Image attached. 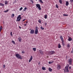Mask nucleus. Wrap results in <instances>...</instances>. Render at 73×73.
Returning a JSON list of instances; mask_svg holds the SVG:
<instances>
[{
  "instance_id": "obj_1",
  "label": "nucleus",
  "mask_w": 73,
  "mask_h": 73,
  "mask_svg": "<svg viewBox=\"0 0 73 73\" xmlns=\"http://www.w3.org/2000/svg\"><path fill=\"white\" fill-rule=\"evenodd\" d=\"M69 67V65H68L65 67V69H64V72H69V69H68V67Z\"/></svg>"
},
{
  "instance_id": "obj_2",
  "label": "nucleus",
  "mask_w": 73,
  "mask_h": 73,
  "mask_svg": "<svg viewBox=\"0 0 73 73\" xmlns=\"http://www.w3.org/2000/svg\"><path fill=\"white\" fill-rule=\"evenodd\" d=\"M15 56L16 57H17L18 59H22V57H21V56L18 53L16 54L15 55Z\"/></svg>"
},
{
  "instance_id": "obj_3",
  "label": "nucleus",
  "mask_w": 73,
  "mask_h": 73,
  "mask_svg": "<svg viewBox=\"0 0 73 73\" xmlns=\"http://www.w3.org/2000/svg\"><path fill=\"white\" fill-rule=\"evenodd\" d=\"M38 28L37 27H36L35 30V35H37V33H38Z\"/></svg>"
},
{
  "instance_id": "obj_4",
  "label": "nucleus",
  "mask_w": 73,
  "mask_h": 73,
  "mask_svg": "<svg viewBox=\"0 0 73 73\" xmlns=\"http://www.w3.org/2000/svg\"><path fill=\"white\" fill-rule=\"evenodd\" d=\"M21 15H19L17 17V19L16 21H20L21 20Z\"/></svg>"
},
{
  "instance_id": "obj_5",
  "label": "nucleus",
  "mask_w": 73,
  "mask_h": 73,
  "mask_svg": "<svg viewBox=\"0 0 73 73\" xmlns=\"http://www.w3.org/2000/svg\"><path fill=\"white\" fill-rule=\"evenodd\" d=\"M68 64H69V65H72V62H73V59L72 58H70L68 60Z\"/></svg>"
},
{
  "instance_id": "obj_6",
  "label": "nucleus",
  "mask_w": 73,
  "mask_h": 73,
  "mask_svg": "<svg viewBox=\"0 0 73 73\" xmlns=\"http://www.w3.org/2000/svg\"><path fill=\"white\" fill-rule=\"evenodd\" d=\"M36 6L37 8H38L39 10H41V8L40 7V5L39 4H36Z\"/></svg>"
},
{
  "instance_id": "obj_7",
  "label": "nucleus",
  "mask_w": 73,
  "mask_h": 73,
  "mask_svg": "<svg viewBox=\"0 0 73 73\" xmlns=\"http://www.w3.org/2000/svg\"><path fill=\"white\" fill-rule=\"evenodd\" d=\"M55 53V52H54V51H50L49 52V54L50 55L53 54Z\"/></svg>"
},
{
  "instance_id": "obj_8",
  "label": "nucleus",
  "mask_w": 73,
  "mask_h": 73,
  "mask_svg": "<svg viewBox=\"0 0 73 73\" xmlns=\"http://www.w3.org/2000/svg\"><path fill=\"white\" fill-rule=\"evenodd\" d=\"M35 33V31L33 29H31L30 32V34H34Z\"/></svg>"
},
{
  "instance_id": "obj_9",
  "label": "nucleus",
  "mask_w": 73,
  "mask_h": 73,
  "mask_svg": "<svg viewBox=\"0 0 73 73\" xmlns=\"http://www.w3.org/2000/svg\"><path fill=\"white\" fill-rule=\"evenodd\" d=\"M57 69L58 70H60L61 69V66L59 64H58L57 65Z\"/></svg>"
},
{
  "instance_id": "obj_10",
  "label": "nucleus",
  "mask_w": 73,
  "mask_h": 73,
  "mask_svg": "<svg viewBox=\"0 0 73 73\" xmlns=\"http://www.w3.org/2000/svg\"><path fill=\"white\" fill-rule=\"evenodd\" d=\"M39 51L41 54H44V53H43V51H42V50H39Z\"/></svg>"
},
{
  "instance_id": "obj_11",
  "label": "nucleus",
  "mask_w": 73,
  "mask_h": 73,
  "mask_svg": "<svg viewBox=\"0 0 73 73\" xmlns=\"http://www.w3.org/2000/svg\"><path fill=\"white\" fill-rule=\"evenodd\" d=\"M32 59H33V57L32 56H31L30 59L29 60V62H31V61L32 60Z\"/></svg>"
},
{
  "instance_id": "obj_12",
  "label": "nucleus",
  "mask_w": 73,
  "mask_h": 73,
  "mask_svg": "<svg viewBox=\"0 0 73 73\" xmlns=\"http://www.w3.org/2000/svg\"><path fill=\"white\" fill-rule=\"evenodd\" d=\"M18 39L19 41V42H21V41H22V38H21V37H19Z\"/></svg>"
},
{
  "instance_id": "obj_13",
  "label": "nucleus",
  "mask_w": 73,
  "mask_h": 73,
  "mask_svg": "<svg viewBox=\"0 0 73 73\" xmlns=\"http://www.w3.org/2000/svg\"><path fill=\"white\" fill-rule=\"evenodd\" d=\"M68 5H69V2H68V1H67L66 2V6H68Z\"/></svg>"
},
{
  "instance_id": "obj_14",
  "label": "nucleus",
  "mask_w": 73,
  "mask_h": 73,
  "mask_svg": "<svg viewBox=\"0 0 73 73\" xmlns=\"http://www.w3.org/2000/svg\"><path fill=\"white\" fill-rule=\"evenodd\" d=\"M68 40L69 41H72V39L71 37H70L68 38Z\"/></svg>"
},
{
  "instance_id": "obj_15",
  "label": "nucleus",
  "mask_w": 73,
  "mask_h": 73,
  "mask_svg": "<svg viewBox=\"0 0 73 73\" xmlns=\"http://www.w3.org/2000/svg\"><path fill=\"white\" fill-rule=\"evenodd\" d=\"M60 38L61 39L62 41L64 40V39H63V38L62 37V36L61 35V36H60Z\"/></svg>"
},
{
  "instance_id": "obj_16",
  "label": "nucleus",
  "mask_w": 73,
  "mask_h": 73,
  "mask_svg": "<svg viewBox=\"0 0 73 73\" xmlns=\"http://www.w3.org/2000/svg\"><path fill=\"white\" fill-rule=\"evenodd\" d=\"M62 45L64 46L65 45V44H64V41L63 40H62Z\"/></svg>"
},
{
  "instance_id": "obj_17",
  "label": "nucleus",
  "mask_w": 73,
  "mask_h": 73,
  "mask_svg": "<svg viewBox=\"0 0 73 73\" xmlns=\"http://www.w3.org/2000/svg\"><path fill=\"white\" fill-rule=\"evenodd\" d=\"M48 70L49 71V72H52V69L49 68H48Z\"/></svg>"
},
{
  "instance_id": "obj_18",
  "label": "nucleus",
  "mask_w": 73,
  "mask_h": 73,
  "mask_svg": "<svg viewBox=\"0 0 73 73\" xmlns=\"http://www.w3.org/2000/svg\"><path fill=\"white\" fill-rule=\"evenodd\" d=\"M58 48H61V45H60V43H59L58 44Z\"/></svg>"
},
{
  "instance_id": "obj_19",
  "label": "nucleus",
  "mask_w": 73,
  "mask_h": 73,
  "mask_svg": "<svg viewBox=\"0 0 73 73\" xmlns=\"http://www.w3.org/2000/svg\"><path fill=\"white\" fill-rule=\"evenodd\" d=\"M39 1L42 4H43L44 3V2H43V1H42V0H39Z\"/></svg>"
},
{
  "instance_id": "obj_20",
  "label": "nucleus",
  "mask_w": 73,
  "mask_h": 73,
  "mask_svg": "<svg viewBox=\"0 0 73 73\" xmlns=\"http://www.w3.org/2000/svg\"><path fill=\"white\" fill-rule=\"evenodd\" d=\"M0 5H1V6H2V7H4V4L0 3Z\"/></svg>"
},
{
  "instance_id": "obj_21",
  "label": "nucleus",
  "mask_w": 73,
  "mask_h": 73,
  "mask_svg": "<svg viewBox=\"0 0 73 73\" xmlns=\"http://www.w3.org/2000/svg\"><path fill=\"white\" fill-rule=\"evenodd\" d=\"M2 28H3V26H1L0 27V32L1 31V30H2Z\"/></svg>"
},
{
  "instance_id": "obj_22",
  "label": "nucleus",
  "mask_w": 73,
  "mask_h": 73,
  "mask_svg": "<svg viewBox=\"0 0 73 73\" xmlns=\"http://www.w3.org/2000/svg\"><path fill=\"white\" fill-rule=\"evenodd\" d=\"M33 49L34 52H36V48H33Z\"/></svg>"
},
{
  "instance_id": "obj_23",
  "label": "nucleus",
  "mask_w": 73,
  "mask_h": 73,
  "mask_svg": "<svg viewBox=\"0 0 73 73\" xmlns=\"http://www.w3.org/2000/svg\"><path fill=\"white\" fill-rule=\"evenodd\" d=\"M5 5H7L8 4V1H5Z\"/></svg>"
},
{
  "instance_id": "obj_24",
  "label": "nucleus",
  "mask_w": 73,
  "mask_h": 73,
  "mask_svg": "<svg viewBox=\"0 0 73 73\" xmlns=\"http://www.w3.org/2000/svg\"><path fill=\"white\" fill-rule=\"evenodd\" d=\"M44 19H47V15H44Z\"/></svg>"
},
{
  "instance_id": "obj_25",
  "label": "nucleus",
  "mask_w": 73,
  "mask_h": 73,
  "mask_svg": "<svg viewBox=\"0 0 73 73\" xmlns=\"http://www.w3.org/2000/svg\"><path fill=\"white\" fill-rule=\"evenodd\" d=\"M27 9V7H25L23 9V11H25V10Z\"/></svg>"
},
{
  "instance_id": "obj_26",
  "label": "nucleus",
  "mask_w": 73,
  "mask_h": 73,
  "mask_svg": "<svg viewBox=\"0 0 73 73\" xmlns=\"http://www.w3.org/2000/svg\"><path fill=\"white\" fill-rule=\"evenodd\" d=\"M42 70H46V68L45 67H43L42 68Z\"/></svg>"
},
{
  "instance_id": "obj_27",
  "label": "nucleus",
  "mask_w": 73,
  "mask_h": 73,
  "mask_svg": "<svg viewBox=\"0 0 73 73\" xmlns=\"http://www.w3.org/2000/svg\"><path fill=\"white\" fill-rule=\"evenodd\" d=\"M59 1L60 4H62V1L61 0H59Z\"/></svg>"
},
{
  "instance_id": "obj_28",
  "label": "nucleus",
  "mask_w": 73,
  "mask_h": 73,
  "mask_svg": "<svg viewBox=\"0 0 73 73\" xmlns=\"http://www.w3.org/2000/svg\"><path fill=\"white\" fill-rule=\"evenodd\" d=\"M40 29H42V30H43L44 29V28H42V26H41L40 27Z\"/></svg>"
},
{
  "instance_id": "obj_29",
  "label": "nucleus",
  "mask_w": 73,
  "mask_h": 73,
  "mask_svg": "<svg viewBox=\"0 0 73 73\" xmlns=\"http://www.w3.org/2000/svg\"><path fill=\"white\" fill-rule=\"evenodd\" d=\"M38 22L39 23H41V20H40V19H39L38 20Z\"/></svg>"
},
{
  "instance_id": "obj_30",
  "label": "nucleus",
  "mask_w": 73,
  "mask_h": 73,
  "mask_svg": "<svg viewBox=\"0 0 73 73\" xmlns=\"http://www.w3.org/2000/svg\"><path fill=\"white\" fill-rule=\"evenodd\" d=\"M56 7L57 8H58V5H57V4H56Z\"/></svg>"
},
{
  "instance_id": "obj_31",
  "label": "nucleus",
  "mask_w": 73,
  "mask_h": 73,
  "mask_svg": "<svg viewBox=\"0 0 73 73\" xmlns=\"http://www.w3.org/2000/svg\"><path fill=\"white\" fill-rule=\"evenodd\" d=\"M3 68H4V69H5V64H4L3 65Z\"/></svg>"
},
{
  "instance_id": "obj_32",
  "label": "nucleus",
  "mask_w": 73,
  "mask_h": 73,
  "mask_svg": "<svg viewBox=\"0 0 73 73\" xmlns=\"http://www.w3.org/2000/svg\"><path fill=\"white\" fill-rule=\"evenodd\" d=\"M23 7H21L19 9V11H21L22 10V9H23Z\"/></svg>"
},
{
  "instance_id": "obj_33",
  "label": "nucleus",
  "mask_w": 73,
  "mask_h": 73,
  "mask_svg": "<svg viewBox=\"0 0 73 73\" xmlns=\"http://www.w3.org/2000/svg\"><path fill=\"white\" fill-rule=\"evenodd\" d=\"M63 15L64 16H68V15H66V14H63Z\"/></svg>"
},
{
  "instance_id": "obj_34",
  "label": "nucleus",
  "mask_w": 73,
  "mask_h": 73,
  "mask_svg": "<svg viewBox=\"0 0 73 73\" xmlns=\"http://www.w3.org/2000/svg\"><path fill=\"white\" fill-rule=\"evenodd\" d=\"M8 11H9V10L7 9L6 11H5L4 12H8Z\"/></svg>"
},
{
  "instance_id": "obj_35",
  "label": "nucleus",
  "mask_w": 73,
  "mask_h": 73,
  "mask_svg": "<svg viewBox=\"0 0 73 73\" xmlns=\"http://www.w3.org/2000/svg\"><path fill=\"white\" fill-rule=\"evenodd\" d=\"M12 42L14 44H15V41L13 40H12Z\"/></svg>"
},
{
  "instance_id": "obj_36",
  "label": "nucleus",
  "mask_w": 73,
  "mask_h": 73,
  "mask_svg": "<svg viewBox=\"0 0 73 73\" xmlns=\"http://www.w3.org/2000/svg\"><path fill=\"white\" fill-rule=\"evenodd\" d=\"M67 47L68 48H69V47H70V44H68L67 45Z\"/></svg>"
},
{
  "instance_id": "obj_37",
  "label": "nucleus",
  "mask_w": 73,
  "mask_h": 73,
  "mask_svg": "<svg viewBox=\"0 0 73 73\" xmlns=\"http://www.w3.org/2000/svg\"><path fill=\"white\" fill-rule=\"evenodd\" d=\"M48 63L49 64H52V63H53V62H49Z\"/></svg>"
},
{
  "instance_id": "obj_38",
  "label": "nucleus",
  "mask_w": 73,
  "mask_h": 73,
  "mask_svg": "<svg viewBox=\"0 0 73 73\" xmlns=\"http://www.w3.org/2000/svg\"><path fill=\"white\" fill-rule=\"evenodd\" d=\"M10 35L11 36H13V35H12V32H11L10 33Z\"/></svg>"
},
{
  "instance_id": "obj_39",
  "label": "nucleus",
  "mask_w": 73,
  "mask_h": 73,
  "mask_svg": "<svg viewBox=\"0 0 73 73\" xmlns=\"http://www.w3.org/2000/svg\"><path fill=\"white\" fill-rule=\"evenodd\" d=\"M31 3H32V4L33 3V0H31Z\"/></svg>"
},
{
  "instance_id": "obj_40",
  "label": "nucleus",
  "mask_w": 73,
  "mask_h": 73,
  "mask_svg": "<svg viewBox=\"0 0 73 73\" xmlns=\"http://www.w3.org/2000/svg\"><path fill=\"white\" fill-rule=\"evenodd\" d=\"M25 53V52H24V51L23 50L22 51V53Z\"/></svg>"
},
{
  "instance_id": "obj_41",
  "label": "nucleus",
  "mask_w": 73,
  "mask_h": 73,
  "mask_svg": "<svg viewBox=\"0 0 73 73\" xmlns=\"http://www.w3.org/2000/svg\"><path fill=\"white\" fill-rule=\"evenodd\" d=\"M70 2H71V3H73V0H70Z\"/></svg>"
},
{
  "instance_id": "obj_42",
  "label": "nucleus",
  "mask_w": 73,
  "mask_h": 73,
  "mask_svg": "<svg viewBox=\"0 0 73 73\" xmlns=\"http://www.w3.org/2000/svg\"><path fill=\"white\" fill-rule=\"evenodd\" d=\"M12 16H13V17H14V16H15V15L14 14H12Z\"/></svg>"
},
{
  "instance_id": "obj_43",
  "label": "nucleus",
  "mask_w": 73,
  "mask_h": 73,
  "mask_svg": "<svg viewBox=\"0 0 73 73\" xmlns=\"http://www.w3.org/2000/svg\"><path fill=\"white\" fill-rule=\"evenodd\" d=\"M71 66H69V69H71Z\"/></svg>"
},
{
  "instance_id": "obj_44",
  "label": "nucleus",
  "mask_w": 73,
  "mask_h": 73,
  "mask_svg": "<svg viewBox=\"0 0 73 73\" xmlns=\"http://www.w3.org/2000/svg\"><path fill=\"white\" fill-rule=\"evenodd\" d=\"M25 20H26V19H24L23 20V21H25Z\"/></svg>"
},
{
  "instance_id": "obj_45",
  "label": "nucleus",
  "mask_w": 73,
  "mask_h": 73,
  "mask_svg": "<svg viewBox=\"0 0 73 73\" xmlns=\"http://www.w3.org/2000/svg\"><path fill=\"white\" fill-rule=\"evenodd\" d=\"M71 53H73V51H71Z\"/></svg>"
},
{
  "instance_id": "obj_46",
  "label": "nucleus",
  "mask_w": 73,
  "mask_h": 73,
  "mask_svg": "<svg viewBox=\"0 0 73 73\" xmlns=\"http://www.w3.org/2000/svg\"><path fill=\"white\" fill-rule=\"evenodd\" d=\"M38 65H40V62H39L38 63Z\"/></svg>"
},
{
  "instance_id": "obj_47",
  "label": "nucleus",
  "mask_w": 73,
  "mask_h": 73,
  "mask_svg": "<svg viewBox=\"0 0 73 73\" xmlns=\"http://www.w3.org/2000/svg\"><path fill=\"white\" fill-rule=\"evenodd\" d=\"M26 24H27V23H28V22L27 21H26Z\"/></svg>"
},
{
  "instance_id": "obj_48",
  "label": "nucleus",
  "mask_w": 73,
  "mask_h": 73,
  "mask_svg": "<svg viewBox=\"0 0 73 73\" xmlns=\"http://www.w3.org/2000/svg\"><path fill=\"white\" fill-rule=\"evenodd\" d=\"M24 25V26H26V25H27V24H25Z\"/></svg>"
},
{
  "instance_id": "obj_49",
  "label": "nucleus",
  "mask_w": 73,
  "mask_h": 73,
  "mask_svg": "<svg viewBox=\"0 0 73 73\" xmlns=\"http://www.w3.org/2000/svg\"><path fill=\"white\" fill-rule=\"evenodd\" d=\"M19 28L20 29H21V27L20 26L19 27Z\"/></svg>"
},
{
  "instance_id": "obj_50",
  "label": "nucleus",
  "mask_w": 73,
  "mask_h": 73,
  "mask_svg": "<svg viewBox=\"0 0 73 73\" xmlns=\"http://www.w3.org/2000/svg\"><path fill=\"white\" fill-rule=\"evenodd\" d=\"M45 25H46V24H45Z\"/></svg>"
},
{
  "instance_id": "obj_51",
  "label": "nucleus",
  "mask_w": 73,
  "mask_h": 73,
  "mask_svg": "<svg viewBox=\"0 0 73 73\" xmlns=\"http://www.w3.org/2000/svg\"><path fill=\"white\" fill-rule=\"evenodd\" d=\"M31 29H30V30H31Z\"/></svg>"
},
{
  "instance_id": "obj_52",
  "label": "nucleus",
  "mask_w": 73,
  "mask_h": 73,
  "mask_svg": "<svg viewBox=\"0 0 73 73\" xmlns=\"http://www.w3.org/2000/svg\"><path fill=\"white\" fill-rule=\"evenodd\" d=\"M36 1L37 0H36Z\"/></svg>"
}]
</instances>
